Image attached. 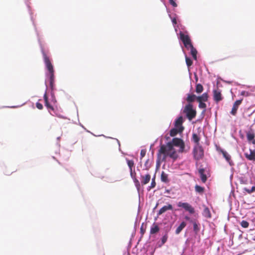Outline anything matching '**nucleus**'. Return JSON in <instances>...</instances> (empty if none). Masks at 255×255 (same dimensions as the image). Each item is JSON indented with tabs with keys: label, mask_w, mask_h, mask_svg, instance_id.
<instances>
[{
	"label": "nucleus",
	"mask_w": 255,
	"mask_h": 255,
	"mask_svg": "<svg viewBox=\"0 0 255 255\" xmlns=\"http://www.w3.org/2000/svg\"><path fill=\"white\" fill-rule=\"evenodd\" d=\"M200 139V137L198 136V135L196 133L193 134L192 140L196 144V145H199Z\"/></svg>",
	"instance_id": "nucleus-25"
},
{
	"label": "nucleus",
	"mask_w": 255,
	"mask_h": 255,
	"mask_svg": "<svg viewBox=\"0 0 255 255\" xmlns=\"http://www.w3.org/2000/svg\"><path fill=\"white\" fill-rule=\"evenodd\" d=\"M43 98H44V102H45V105L47 107V108L49 110V111H50V110L54 111V108L48 102V96H47L46 92H45V94H44Z\"/></svg>",
	"instance_id": "nucleus-14"
},
{
	"label": "nucleus",
	"mask_w": 255,
	"mask_h": 255,
	"mask_svg": "<svg viewBox=\"0 0 255 255\" xmlns=\"http://www.w3.org/2000/svg\"><path fill=\"white\" fill-rule=\"evenodd\" d=\"M190 50V53L192 55L193 59L195 60H197V50L193 47V45L189 46V49Z\"/></svg>",
	"instance_id": "nucleus-17"
},
{
	"label": "nucleus",
	"mask_w": 255,
	"mask_h": 255,
	"mask_svg": "<svg viewBox=\"0 0 255 255\" xmlns=\"http://www.w3.org/2000/svg\"><path fill=\"white\" fill-rule=\"evenodd\" d=\"M128 165L129 168L130 170L133 169L134 168V161L132 160L127 159Z\"/></svg>",
	"instance_id": "nucleus-29"
},
{
	"label": "nucleus",
	"mask_w": 255,
	"mask_h": 255,
	"mask_svg": "<svg viewBox=\"0 0 255 255\" xmlns=\"http://www.w3.org/2000/svg\"><path fill=\"white\" fill-rule=\"evenodd\" d=\"M169 192H170V190H165L164 193L168 194V193H169Z\"/></svg>",
	"instance_id": "nucleus-43"
},
{
	"label": "nucleus",
	"mask_w": 255,
	"mask_h": 255,
	"mask_svg": "<svg viewBox=\"0 0 255 255\" xmlns=\"http://www.w3.org/2000/svg\"><path fill=\"white\" fill-rule=\"evenodd\" d=\"M203 215L205 217L207 218H211V215L210 211L209 208L207 207H205L203 210Z\"/></svg>",
	"instance_id": "nucleus-24"
},
{
	"label": "nucleus",
	"mask_w": 255,
	"mask_h": 255,
	"mask_svg": "<svg viewBox=\"0 0 255 255\" xmlns=\"http://www.w3.org/2000/svg\"><path fill=\"white\" fill-rule=\"evenodd\" d=\"M170 3L173 6L176 7L177 4L175 2L176 0H169Z\"/></svg>",
	"instance_id": "nucleus-39"
},
{
	"label": "nucleus",
	"mask_w": 255,
	"mask_h": 255,
	"mask_svg": "<svg viewBox=\"0 0 255 255\" xmlns=\"http://www.w3.org/2000/svg\"><path fill=\"white\" fill-rule=\"evenodd\" d=\"M197 97L194 94H188L186 98V101L190 104L193 102L195 100H197Z\"/></svg>",
	"instance_id": "nucleus-21"
},
{
	"label": "nucleus",
	"mask_w": 255,
	"mask_h": 255,
	"mask_svg": "<svg viewBox=\"0 0 255 255\" xmlns=\"http://www.w3.org/2000/svg\"><path fill=\"white\" fill-rule=\"evenodd\" d=\"M147 164H148V161H146L145 164V166H146V169L147 168L148 166H147Z\"/></svg>",
	"instance_id": "nucleus-44"
},
{
	"label": "nucleus",
	"mask_w": 255,
	"mask_h": 255,
	"mask_svg": "<svg viewBox=\"0 0 255 255\" xmlns=\"http://www.w3.org/2000/svg\"><path fill=\"white\" fill-rule=\"evenodd\" d=\"M156 185L154 178L152 179L150 188H154Z\"/></svg>",
	"instance_id": "nucleus-40"
},
{
	"label": "nucleus",
	"mask_w": 255,
	"mask_h": 255,
	"mask_svg": "<svg viewBox=\"0 0 255 255\" xmlns=\"http://www.w3.org/2000/svg\"><path fill=\"white\" fill-rule=\"evenodd\" d=\"M199 104V108L200 109H205L206 108V104L204 102H198Z\"/></svg>",
	"instance_id": "nucleus-35"
},
{
	"label": "nucleus",
	"mask_w": 255,
	"mask_h": 255,
	"mask_svg": "<svg viewBox=\"0 0 255 255\" xmlns=\"http://www.w3.org/2000/svg\"><path fill=\"white\" fill-rule=\"evenodd\" d=\"M221 152L222 153L224 157L226 159V160L229 163L230 165H231V156L225 150L223 149H221Z\"/></svg>",
	"instance_id": "nucleus-19"
},
{
	"label": "nucleus",
	"mask_w": 255,
	"mask_h": 255,
	"mask_svg": "<svg viewBox=\"0 0 255 255\" xmlns=\"http://www.w3.org/2000/svg\"><path fill=\"white\" fill-rule=\"evenodd\" d=\"M194 158L198 160L201 159L204 155V151L202 147L199 145H196L193 149Z\"/></svg>",
	"instance_id": "nucleus-4"
},
{
	"label": "nucleus",
	"mask_w": 255,
	"mask_h": 255,
	"mask_svg": "<svg viewBox=\"0 0 255 255\" xmlns=\"http://www.w3.org/2000/svg\"><path fill=\"white\" fill-rule=\"evenodd\" d=\"M146 226L142 224L140 228V232L141 235H143L145 232Z\"/></svg>",
	"instance_id": "nucleus-33"
},
{
	"label": "nucleus",
	"mask_w": 255,
	"mask_h": 255,
	"mask_svg": "<svg viewBox=\"0 0 255 255\" xmlns=\"http://www.w3.org/2000/svg\"><path fill=\"white\" fill-rule=\"evenodd\" d=\"M54 81H50V86L52 90L53 89Z\"/></svg>",
	"instance_id": "nucleus-42"
},
{
	"label": "nucleus",
	"mask_w": 255,
	"mask_h": 255,
	"mask_svg": "<svg viewBox=\"0 0 255 255\" xmlns=\"http://www.w3.org/2000/svg\"><path fill=\"white\" fill-rule=\"evenodd\" d=\"M130 174L131 178L133 179L136 187L138 188L140 187V182L136 178V173L134 169L130 170Z\"/></svg>",
	"instance_id": "nucleus-12"
},
{
	"label": "nucleus",
	"mask_w": 255,
	"mask_h": 255,
	"mask_svg": "<svg viewBox=\"0 0 255 255\" xmlns=\"http://www.w3.org/2000/svg\"><path fill=\"white\" fill-rule=\"evenodd\" d=\"M204 172L205 170L203 168H201L199 170V173L200 174V178L203 183H205L207 180V177L204 174Z\"/></svg>",
	"instance_id": "nucleus-20"
},
{
	"label": "nucleus",
	"mask_w": 255,
	"mask_h": 255,
	"mask_svg": "<svg viewBox=\"0 0 255 255\" xmlns=\"http://www.w3.org/2000/svg\"><path fill=\"white\" fill-rule=\"evenodd\" d=\"M183 113L186 115L187 118L189 121L194 119L197 114L196 111L193 109V105L191 104H188L184 107Z\"/></svg>",
	"instance_id": "nucleus-3"
},
{
	"label": "nucleus",
	"mask_w": 255,
	"mask_h": 255,
	"mask_svg": "<svg viewBox=\"0 0 255 255\" xmlns=\"http://www.w3.org/2000/svg\"><path fill=\"white\" fill-rule=\"evenodd\" d=\"M243 190L248 194H251L252 193L255 192V186H253L251 189H248L245 187L243 189Z\"/></svg>",
	"instance_id": "nucleus-30"
},
{
	"label": "nucleus",
	"mask_w": 255,
	"mask_h": 255,
	"mask_svg": "<svg viewBox=\"0 0 255 255\" xmlns=\"http://www.w3.org/2000/svg\"><path fill=\"white\" fill-rule=\"evenodd\" d=\"M180 39L182 40V41L183 42L185 47L187 49H189V46L192 45V44L191 43V41L190 39V37L188 35H185L183 33H181L180 34Z\"/></svg>",
	"instance_id": "nucleus-5"
},
{
	"label": "nucleus",
	"mask_w": 255,
	"mask_h": 255,
	"mask_svg": "<svg viewBox=\"0 0 255 255\" xmlns=\"http://www.w3.org/2000/svg\"><path fill=\"white\" fill-rule=\"evenodd\" d=\"M241 225L242 227L247 228L249 227V223L247 221L243 220L241 222Z\"/></svg>",
	"instance_id": "nucleus-32"
},
{
	"label": "nucleus",
	"mask_w": 255,
	"mask_h": 255,
	"mask_svg": "<svg viewBox=\"0 0 255 255\" xmlns=\"http://www.w3.org/2000/svg\"><path fill=\"white\" fill-rule=\"evenodd\" d=\"M203 87L201 84H197L196 86L195 91L197 93L200 94L202 92Z\"/></svg>",
	"instance_id": "nucleus-26"
},
{
	"label": "nucleus",
	"mask_w": 255,
	"mask_h": 255,
	"mask_svg": "<svg viewBox=\"0 0 255 255\" xmlns=\"http://www.w3.org/2000/svg\"><path fill=\"white\" fill-rule=\"evenodd\" d=\"M193 229L195 231H198L199 228L197 224L196 223H194L193 224Z\"/></svg>",
	"instance_id": "nucleus-41"
},
{
	"label": "nucleus",
	"mask_w": 255,
	"mask_h": 255,
	"mask_svg": "<svg viewBox=\"0 0 255 255\" xmlns=\"http://www.w3.org/2000/svg\"><path fill=\"white\" fill-rule=\"evenodd\" d=\"M167 239H168V236L167 234H166L162 238V244H164L167 241Z\"/></svg>",
	"instance_id": "nucleus-37"
},
{
	"label": "nucleus",
	"mask_w": 255,
	"mask_h": 255,
	"mask_svg": "<svg viewBox=\"0 0 255 255\" xmlns=\"http://www.w3.org/2000/svg\"><path fill=\"white\" fill-rule=\"evenodd\" d=\"M208 95L207 93H203L201 96H198L197 98V101L198 102H205L208 101Z\"/></svg>",
	"instance_id": "nucleus-15"
},
{
	"label": "nucleus",
	"mask_w": 255,
	"mask_h": 255,
	"mask_svg": "<svg viewBox=\"0 0 255 255\" xmlns=\"http://www.w3.org/2000/svg\"><path fill=\"white\" fill-rule=\"evenodd\" d=\"M146 150L145 149H142L140 151V159H141L146 154Z\"/></svg>",
	"instance_id": "nucleus-36"
},
{
	"label": "nucleus",
	"mask_w": 255,
	"mask_h": 255,
	"mask_svg": "<svg viewBox=\"0 0 255 255\" xmlns=\"http://www.w3.org/2000/svg\"><path fill=\"white\" fill-rule=\"evenodd\" d=\"M174 146L179 147L178 150L179 153L184 151L185 145L184 141L181 138L174 137L166 145L160 146V154H163L165 156H168L174 160L176 159L178 155Z\"/></svg>",
	"instance_id": "nucleus-1"
},
{
	"label": "nucleus",
	"mask_w": 255,
	"mask_h": 255,
	"mask_svg": "<svg viewBox=\"0 0 255 255\" xmlns=\"http://www.w3.org/2000/svg\"><path fill=\"white\" fill-rule=\"evenodd\" d=\"M42 55L46 68L49 72L48 76L49 77L50 81H54V70L53 66L49 58L44 51L42 52Z\"/></svg>",
	"instance_id": "nucleus-2"
},
{
	"label": "nucleus",
	"mask_w": 255,
	"mask_h": 255,
	"mask_svg": "<svg viewBox=\"0 0 255 255\" xmlns=\"http://www.w3.org/2000/svg\"><path fill=\"white\" fill-rule=\"evenodd\" d=\"M213 98L216 103H218L222 100L221 91L219 89L214 90Z\"/></svg>",
	"instance_id": "nucleus-8"
},
{
	"label": "nucleus",
	"mask_w": 255,
	"mask_h": 255,
	"mask_svg": "<svg viewBox=\"0 0 255 255\" xmlns=\"http://www.w3.org/2000/svg\"><path fill=\"white\" fill-rule=\"evenodd\" d=\"M184 129V127H181L180 128L175 127V128H173L170 130V135L171 136H175L178 133L182 132L183 131Z\"/></svg>",
	"instance_id": "nucleus-10"
},
{
	"label": "nucleus",
	"mask_w": 255,
	"mask_h": 255,
	"mask_svg": "<svg viewBox=\"0 0 255 255\" xmlns=\"http://www.w3.org/2000/svg\"><path fill=\"white\" fill-rule=\"evenodd\" d=\"M185 61L188 67H190L193 64L192 60L187 56H185Z\"/></svg>",
	"instance_id": "nucleus-31"
},
{
	"label": "nucleus",
	"mask_w": 255,
	"mask_h": 255,
	"mask_svg": "<svg viewBox=\"0 0 255 255\" xmlns=\"http://www.w3.org/2000/svg\"><path fill=\"white\" fill-rule=\"evenodd\" d=\"M178 206L184 208L186 211H188L191 214L194 213V209L188 203L179 202L178 204Z\"/></svg>",
	"instance_id": "nucleus-6"
},
{
	"label": "nucleus",
	"mask_w": 255,
	"mask_h": 255,
	"mask_svg": "<svg viewBox=\"0 0 255 255\" xmlns=\"http://www.w3.org/2000/svg\"><path fill=\"white\" fill-rule=\"evenodd\" d=\"M183 123V119L182 116L179 117L175 122V127L176 128H180L181 127H183L182 126V124Z\"/></svg>",
	"instance_id": "nucleus-16"
},
{
	"label": "nucleus",
	"mask_w": 255,
	"mask_h": 255,
	"mask_svg": "<svg viewBox=\"0 0 255 255\" xmlns=\"http://www.w3.org/2000/svg\"><path fill=\"white\" fill-rule=\"evenodd\" d=\"M172 209V206L170 204H168V205H166L160 208V214L165 212L168 210H171Z\"/></svg>",
	"instance_id": "nucleus-23"
},
{
	"label": "nucleus",
	"mask_w": 255,
	"mask_h": 255,
	"mask_svg": "<svg viewBox=\"0 0 255 255\" xmlns=\"http://www.w3.org/2000/svg\"><path fill=\"white\" fill-rule=\"evenodd\" d=\"M36 107L39 110H42L43 109V105L38 102L36 103Z\"/></svg>",
	"instance_id": "nucleus-38"
},
{
	"label": "nucleus",
	"mask_w": 255,
	"mask_h": 255,
	"mask_svg": "<svg viewBox=\"0 0 255 255\" xmlns=\"http://www.w3.org/2000/svg\"><path fill=\"white\" fill-rule=\"evenodd\" d=\"M151 178V176L149 174H146L144 175L141 176V183L142 185H145L148 183Z\"/></svg>",
	"instance_id": "nucleus-13"
},
{
	"label": "nucleus",
	"mask_w": 255,
	"mask_h": 255,
	"mask_svg": "<svg viewBox=\"0 0 255 255\" xmlns=\"http://www.w3.org/2000/svg\"><path fill=\"white\" fill-rule=\"evenodd\" d=\"M255 134L252 130L249 131L247 133V138L250 143H252L255 146Z\"/></svg>",
	"instance_id": "nucleus-9"
},
{
	"label": "nucleus",
	"mask_w": 255,
	"mask_h": 255,
	"mask_svg": "<svg viewBox=\"0 0 255 255\" xmlns=\"http://www.w3.org/2000/svg\"><path fill=\"white\" fill-rule=\"evenodd\" d=\"M186 226V223L185 222H182L176 229L175 233L176 234H179L181 231Z\"/></svg>",
	"instance_id": "nucleus-22"
},
{
	"label": "nucleus",
	"mask_w": 255,
	"mask_h": 255,
	"mask_svg": "<svg viewBox=\"0 0 255 255\" xmlns=\"http://www.w3.org/2000/svg\"><path fill=\"white\" fill-rule=\"evenodd\" d=\"M172 22H173V23H175V24H176V19H173L172 20Z\"/></svg>",
	"instance_id": "nucleus-45"
},
{
	"label": "nucleus",
	"mask_w": 255,
	"mask_h": 255,
	"mask_svg": "<svg viewBox=\"0 0 255 255\" xmlns=\"http://www.w3.org/2000/svg\"><path fill=\"white\" fill-rule=\"evenodd\" d=\"M245 156L249 160L255 161V151L254 150L250 149V153L246 152Z\"/></svg>",
	"instance_id": "nucleus-11"
},
{
	"label": "nucleus",
	"mask_w": 255,
	"mask_h": 255,
	"mask_svg": "<svg viewBox=\"0 0 255 255\" xmlns=\"http://www.w3.org/2000/svg\"><path fill=\"white\" fill-rule=\"evenodd\" d=\"M161 179L162 181L167 183L168 182V175L162 172L161 175Z\"/></svg>",
	"instance_id": "nucleus-27"
},
{
	"label": "nucleus",
	"mask_w": 255,
	"mask_h": 255,
	"mask_svg": "<svg viewBox=\"0 0 255 255\" xmlns=\"http://www.w3.org/2000/svg\"><path fill=\"white\" fill-rule=\"evenodd\" d=\"M242 100H237L233 105L232 109L231 111V114L233 116H236L237 114V110L239 106L241 104Z\"/></svg>",
	"instance_id": "nucleus-7"
},
{
	"label": "nucleus",
	"mask_w": 255,
	"mask_h": 255,
	"mask_svg": "<svg viewBox=\"0 0 255 255\" xmlns=\"http://www.w3.org/2000/svg\"><path fill=\"white\" fill-rule=\"evenodd\" d=\"M195 191L196 192L200 193L202 194L204 191V188L200 186H199L198 185H196L195 187Z\"/></svg>",
	"instance_id": "nucleus-28"
},
{
	"label": "nucleus",
	"mask_w": 255,
	"mask_h": 255,
	"mask_svg": "<svg viewBox=\"0 0 255 255\" xmlns=\"http://www.w3.org/2000/svg\"><path fill=\"white\" fill-rule=\"evenodd\" d=\"M159 167V149L158 150L157 152V159H156V168H158Z\"/></svg>",
	"instance_id": "nucleus-34"
},
{
	"label": "nucleus",
	"mask_w": 255,
	"mask_h": 255,
	"mask_svg": "<svg viewBox=\"0 0 255 255\" xmlns=\"http://www.w3.org/2000/svg\"><path fill=\"white\" fill-rule=\"evenodd\" d=\"M159 231V228L157 224H153L151 227L150 233L151 235L156 234Z\"/></svg>",
	"instance_id": "nucleus-18"
}]
</instances>
